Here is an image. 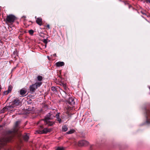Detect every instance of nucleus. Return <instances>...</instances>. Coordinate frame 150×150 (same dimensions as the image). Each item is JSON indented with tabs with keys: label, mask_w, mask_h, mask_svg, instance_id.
Wrapping results in <instances>:
<instances>
[{
	"label": "nucleus",
	"mask_w": 150,
	"mask_h": 150,
	"mask_svg": "<svg viewBox=\"0 0 150 150\" xmlns=\"http://www.w3.org/2000/svg\"><path fill=\"white\" fill-rule=\"evenodd\" d=\"M16 130L13 131H9L7 132L8 134L0 139V149L5 145L7 142H12L14 138Z\"/></svg>",
	"instance_id": "nucleus-1"
},
{
	"label": "nucleus",
	"mask_w": 150,
	"mask_h": 150,
	"mask_svg": "<svg viewBox=\"0 0 150 150\" xmlns=\"http://www.w3.org/2000/svg\"><path fill=\"white\" fill-rule=\"evenodd\" d=\"M54 117H55L50 112L46 115L44 119L40 120L39 122V123L40 124L44 123L45 125H47L48 126H52L54 124V122L50 121H49V120L53 119Z\"/></svg>",
	"instance_id": "nucleus-2"
},
{
	"label": "nucleus",
	"mask_w": 150,
	"mask_h": 150,
	"mask_svg": "<svg viewBox=\"0 0 150 150\" xmlns=\"http://www.w3.org/2000/svg\"><path fill=\"white\" fill-rule=\"evenodd\" d=\"M39 125L38 126V130H36L35 134H46L47 133L50 131V129H48L47 128H44L43 125L45 124L43 123L42 124H40L39 123V122L38 123Z\"/></svg>",
	"instance_id": "nucleus-3"
},
{
	"label": "nucleus",
	"mask_w": 150,
	"mask_h": 150,
	"mask_svg": "<svg viewBox=\"0 0 150 150\" xmlns=\"http://www.w3.org/2000/svg\"><path fill=\"white\" fill-rule=\"evenodd\" d=\"M16 19V18L15 16L12 14H10L7 16L5 21L6 23L12 25Z\"/></svg>",
	"instance_id": "nucleus-4"
},
{
	"label": "nucleus",
	"mask_w": 150,
	"mask_h": 150,
	"mask_svg": "<svg viewBox=\"0 0 150 150\" xmlns=\"http://www.w3.org/2000/svg\"><path fill=\"white\" fill-rule=\"evenodd\" d=\"M41 82H36L35 83L30 86L29 89L30 92H34L35 90L42 84Z\"/></svg>",
	"instance_id": "nucleus-5"
},
{
	"label": "nucleus",
	"mask_w": 150,
	"mask_h": 150,
	"mask_svg": "<svg viewBox=\"0 0 150 150\" xmlns=\"http://www.w3.org/2000/svg\"><path fill=\"white\" fill-rule=\"evenodd\" d=\"M21 104V103L20 100L18 98H16L14 99L11 102V104L12 106H7L6 108L8 110H9L11 108H13V107L19 105Z\"/></svg>",
	"instance_id": "nucleus-6"
},
{
	"label": "nucleus",
	"mask_w": 150,
	"mask_h": 150,
	"mask_svg": "<svg viewBox=\"0 0 150 150\" xmlns=\"http://www.w3.org/2000/svg\"><path fill=\"white\" fill-rule=\"evenodd\" d=\"M67 104L73 106L75 104V102L74 100V98L73 97H69L68 100L67 101Z\"/></svg>",
	"instance_id": "nucleus-7"
},
{
	"label": "nucleus",
	"mask_w": 150,
	"mask_h": 150,
	"mask_svg": "<svg viewBox=\"0 0 150 150\" xmlns=\"http://www.w3.org/2000/svg\"><path fill=\"white\" fill-rule=\"evenodd\" d=\"M146 122L147 123H150V109L146 111Z\"/></svg>",
	"instance_id": "nucleus-8"
},
{
	"label": "nucleus",
	"mask_w": 150,
	"mask_h": 150,
	"mask_svg": "<svg viewBox=\"0 0 150 150\" xmlns=\"http://www.w3.org/2000/svg\"><path fill=\"white\" fill-rule=\"evenodd\" d=\"M88 144V142L84 140H81L79 141L78 142V145L79 146H87Z\"/></svg>",
	"instance_id": "nucleus-9"
},
{
	"label": "nucleus",
	"mask_w": 150,
	"mask_h": 150,
	"mask_svg": "<svg viewBox=\"0 0 150 150\" xmlns=\"http://www.w3.org/2000/svg\"><path fill=\"white\" fill-rule=\"evenodd\" d=\"M36 22L40 26L42 25V18L40 17L37 18L36 20Z\"/></svg>",
	"instance_id": "nucleus-10"
},
{
	"label": "nucleus",
	"mask_w": 150,
	"mask_h": 150,
	"mask_svg": "<svg viewBox=\"0 0 150 150\" xmlns=\"http://www.w3.org/2000/svg\"><path fill=\"white\" fill-rule=\"evenodd\" d=\"M26 92V91L24 89L22 88L20 90V94L22 96H24L26 95L25 94Z\"/></svg>",
	"instance_id": "nucleus-11"
},
{
	"label": "nucleus",
	"mask_w": 150,
	"mask_h": 150,
	"mask_svg": "<svg viewBox=\"0 0 150 150\" xmlns=\"http://www.w3.org/2000/svg\"><path fill=\"white\" fill-rule=\"evenodd\" d=\"M23 137L24 140L26 142L28 141L29 138L28 134L26 133L23 135Z\"/></svg>",
	"instance_id": "nucleus-12"
},
{
	"label": "nucleus",
	"mask_w": 150,
	"mask_h": 150,
	"mask_svg": "<svg viewBox=\"0 0 150 150\" xmlns=\"http://www.w3.org/2000/svg\"><path fill=\"white\" fill-rule=\"evenodd\" d=\"M55 65L57 67H60L63 66L64 65V63L62 62H59L55 63Z\"/></svg>",
	"instance_id": "nucleus-13"
},
{
	"label": "nucleus",
	"mask_w": 150,
	"mask_h": 150,
	"mask_svg": "<svg viewBox=\"0 0 150 150\" xmlns=\"http://www.w3.org/2000/svg\"><path fill=\"white\" fill-rule=\"evenodd\" d=\"M59 113H58L57 114H56L55 117L57 118V120L59 122V123H60L61 122L62 120L61 119L59 118Z\"/></svg>",
	"instance_id": "nucleus-14"
},
{
	"label": "nucleus",
	"mask_w": 150,
	"mask_h": 150,
	"mask_svg": "<svg viewBox=\"0 0 150 150\" xmlns=\"http://www.w3.org/2000/svg\"><path fill=\"white\" fill-rule=\"evenodd\" d=\"M12 86L11 85H10L8 87V89L7 90V92L9 93L11 92L12 89Z\"/></svg>",
	"instance_id": "nucleus-15"
},
{
	"label": "nucleus",
	"mask_w": 150,
	"mask_h": 150,
	"mask_svg": "<svg viewBox=\"0 0 150 150\" xmlns=\"http://www.w3.org/2000/svg\"><path fill=\"white\" fill-rule=\"evenodd\" d=\"M75 130L74 129H72L70 130V131L67 132V133L68 134H71L75 132Z\"/></svg>",
	"instance_id": "nucleus-16"
},
{
	"label": "nucleus",
	"mask_w": 150,
	"mask_h": 150,
	"mask_svg": "<svg viewBox=\"0 0 150 150\" xmlns=\"http://www.w3.org/2000/svg\"><path fill=\"white\" fill-rule=\"evenodd\" d=\"M67 127L66 125H64L62 128V130L64 131H66L67 130Z\"/></svg>",
	"instance_id": "nucleus-17"
},
{
	"label": "nucleus",
	"mask_w": 150,
	"mask_h": 150,
	"mask_svg": "<svg viewBox=\"0 0 150 150\" xmlns=\"http://www.w3.org/2000/svg\"><path fill=\"white\" fill-rule=\"evenodd\" d=\"M19 123V122L18 121H17L15 123V129H17L18 128V126Z\"/></svg>",
	"instance_id": "nucleus-18"
},
{
	"label": "nucleus",
	"mask_w": 150,
	"mask_h": 150,
	"mask_svg": "<svg viewBox=\"0 0 150 150\" xmlns=\"http://www.w3.org/2000/svg\"><path fill=\"white\" fill-rule=\"evenodd\" d=\"M55 150H64L63 147H58Z\"/></svg>",
	"instance_id": "nucleus-19"
},
{
	"label": "nucleus",
	"mask_w": 150,
	"mask_h": 150,
	"mask_svg": "<svg viewBox=\"0 0 150 150\" xmlns=\"http://www.w3.org/2000/svg\"><path fill=\"white\" fill-rule=\"evenodd\" d=\"M37 79L38 81H40L42 80V77L41 76H39L37 77Z\"/></svg>",
	"instance_id": "nucleus-20"
},
{
	"label": "nucleus",
	"mask_w": 150,
	"mask_h": 150,
	"mask_svg": "<svg viewBox=\"0 0 150 150\" xmlns=\"http://www.w3.org/2000/svg\"><path fill=\"white\" fill-rule=\"evenodd\" d=\"M29 33L30 35H33L34 33V31L32 30H29Z\"/></svg>",
	"instance_id": "nucleus-21"
},
{
	"label": "nucleus",
	"mask_w": 150,
	"mask_h": 150,
	"mask_svg": "<svg viewBox=\"0 0 150 150\" xmlns=\"http://www.w3.org/2000/svg\"><path fill=\"white\" fill-rule=\"evenodd\" d=\"M51 90L53 91H56V88L54 87H52L51 88Z\"/></svg>",
	"instance_id": "nucleus-22"
},
{
	"label": "nucleus",
	"mask_w": 150,
	"mask_h": 150,
	"mask_svg": "<svg viewBox=\"0 0 150 150\" xmlns=\"http://www.w3.org/2000/svg\"><path fill=\"white\" fill-rule=\"evenodd\" d=\"M43 42L46 44V45L47 44V39H44L43 41Z\"/></svg>",
	"instance_id": "nucleus-23"
},
{
	"label": "nucleus",
	"mask_w": 150,
	"mask_h": 150,
	"mask_svg": "<svg viewBox=\"0 0 150 150\" xmlns=\"http://www.w3.org/2000/svg\"><path fill=\"white\" fill-rule=\"evenodd\" d=\"M9 93L7 92V91H6L4 92V95H7Z\"/></svg>",
	"instance_id": "nucleus-24"
},
{
	"label": "nucleus",
	"mask_w": 150,
	"mask_h": 150,
	"mask_svg": "<svg viewBox=\"0 0 150 150\" xmlns=\"http://www.w3.org/2000/svg\"><path fill=\"white\" fill-rule=\"evenodd\" d=\"M62 85H63V87L65 89H66V85L64 84H63Z\"/></svg>",
	"instance_id": "nucleus-25"
},
{
	"label": "nucleus",
	"mask_w": 150,
	"mask_h": 150,
	"mask_svg": "<svg viewBox=\"0 0 150 150\" xmlns=\"http://www.w3.org/2000/svg\"><path fill=\"white\" fill-rule=\"evenodd\" d=\"M145 1L146 3H150V0H146Z\"/></svg>",
	"instance_id": "nucleus-26"
},
{
	"label": "nucleus",
	"mask_w": 150,
	"mask_h": 150,
	"mask_svg": "<svg viewBox=\"0 0 150 150\" xmlns=\"http://www.w3.org/2000/svg\"><path fill=\"white\" fill-rule=\"evenodd\" d=\"M46 27L48 28V29H50V25H49V24H48L46 26Z\"/></svg>",
	"instance_id": "nucleus-27"
},
{
	"label": "nucleus",
	"mask_w": 150,
	"mask_h": 150,
	"mask_svg": "<svg viewBox=\"0 0 150 150\" xmlns=\"http://www.w3.org/2000/svg\"><path fill=\"white\" fill-rule=\"evenodd\" d=\"M141 13H142L144 15H146V14L145 13H144V12H143L142 11H141Z\"/></svg>",
	"instance_id": "nucleus-28"
},
{
	"label": "nucleus",
	"mask_w": 150,
	"mask_h": 150,
	"mask_svg": "<svg viewBox=\"0 0 150 150\" xmlns=\"http://www.w3.org/2000/svg\"><path fill=\"white\" fill-rule=\"evenodd\" d=\"M6 150H12L11 148H7Z\"/></svg>",
	"instance_id": "nucleus-29"
},
{
	"label": "nucleus",
	"mask_w": 150,
	"mask_h": 150,
	"mask_svg": "<svg viewBox=\"0 0 150 150\" xmlns=\"http://www.w3.org/2000/svg\"><path fill=\"white\" fill-rule=\"evenodd\" d=\"M131 7H132V8H133L132 6H131L129 5V8H130Z\"/></svg>",
	"instance_id": "nucleus-30"
},
{
	"label": "nucleus",
	"mask_w": 150,
	"mask_h": 150,
	"mask_svg": "<svg viewBox=\"0 0 150 150\" xmlns=\"http://www.w3.org/2000/svg\"><path fill=\"white\" fill-rule=\"evenodd\" d=\"M1 85H0V92L1 91Z\"/></svg>",
	"instance_id": "nucleus-31"
},
{
	"label": "nucleus",
	"mask_w": 150,
	"mask_h": 150,
	"mask_svg": "<svg viewBox=\"0 0 150 150\" xmlns=\"http://www.w3.org/2000/svg\"><path fill=\"white\" fill-rule=\"evenodd\" d=\"M35 18L36 19H37V18L36 16H35Z\"/></svg>",
	"instance_id": "nucleus-32"
},
{
	"label": "nucleus",
	"mask_w": 150,
	"mask_h": 150,
	"mask_svg": "<svg viewBox=\"0 0 150 150\" xmlns=\"http://www.w3.org/2000/svg\"><path fill=\"white\" fill-rule=\"evenodd\" d=\"M15 52V51H14V52H13V53H14Z\"/></svg>",
	"instance_id": "nucleus-33"
}]
</instances>
